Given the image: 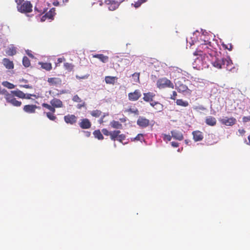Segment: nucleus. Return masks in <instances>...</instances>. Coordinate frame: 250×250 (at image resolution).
Listing matches in <instances>:
<instances>
[{"label":"nucleus","instance_id":"22","mask_svg":"<svg viewBox=\"0 0 250 250\" xmlns=\"http://www.w3.org/2000/svg\"><path fill=\"white\" fill-rule=\"evenodd\" d=\"M117 79L118 78L116 77L106 76L105 77V82L107 84H114L117 80Z\"/></svg>","mask_w":250,"mask_h":250},{"label":"nucleus","instance_id":"47","mask_svg":"<svg viewBox=\"0 0 250 250\" xmlns=\"http://www.w3.org/2000/svg\"><path fill=\"white\" fill-rule=\"evenodd\" d=\"M31 97L37 98L36 95L35 94H25V97L24 98V99H31Z\"/></svg>","mask_w":250,"mask_h":250},{"label":"nucleus","instance_id":"56","mask_svg":"<svg viewBox=\"0 0 250 250\" xmlns=\"http://www.w3.org/2000/svg\"><path fill=\"white\" fill-rule=\"evenodd\" d=\"M63 60H64V59L63 58H58L57 60V63H60L62 62Z\"/></svg>","mask_w":250,"mask_h":250},{"label":"nucleus","instance_id":"25","mask_svg":"<svg viewBox=\"0 0 250 250\" xmlns=\"http://www.w3.org/2000/svg\"><path fill=\"white\" fill-rule=\"evenodd\" d=\"M55 14V10L54 8L51 9L48 12H47L45 15L42 18V21H44L43 18L44 17L48 18L49 19H51Z\"/></svg>","mask_w":250,"mask_h":250},{"label":"nucleus","instance_id":"7","mask_svg":"<svg viewBox=\"0 0 250 250\" xmlns=\"http://www.w3.org/2000/svg\"><path fill=\"white\" fill-rule=\"evenodd\" d=\"M219 122L224 125L227 126H232L236 123V119L234 117L228 118L225 117L219 119Z\"/></svg>","mask_w":250,"mask_h":250},{"label":"nucleus","instance_id":"61","mask_svg":"<svg viewBox=\"0 0 250 250\" xmlns=\"http://www.w3.org/2000/svg\"><path fill=\"white\" fill-rule=\"evenodd\" d=\"M185 143L188 144V142L187 141V140H185Z\"/></svg>","mask_w":250,"mask_h":250},{"label":"nucleus","instance_id":"15","mask_svg":"<svg viewBox=\"0 0 250 250\" xmlns=\"http://www.w3.org/2000/svg\"><path fill=\"white\" fill-rule=\"evenodd\" d=\"M192 135L193 138L195 142L200 141L204 138L202 132L198 130L193 131Z\"/></svg>","mask_w":250,"mask_h":250},{"label":"nucleus","instance_id":"13","mask_svg":"<svg viewBox=\"0 0 250 250\" xmlns=\"http://www.w3.org/2000/svg\"><path fill=\"white\" fill-rule=\"evenodd\" d=\"M37 108H40L35 104H27L24 106L23 108V111L27 113H34Z\"/></svg>","mask_w":250,"mask_h":250},{"label":"nucleus","instance_id":"26","mask_svg":"<svg viewBox=\"0 0 250 250\" xmlns=\"http://www.w3.org/2000/svg\"><path fill=\"white\" fill-rule=\"evenodd\" d=\"M16 48L14 46H12L8 48L6 51V53L8 56H12L16 54Z\"/></svg>","mask_w":250,"mask_h":250},{"label":"nucleus","instance_id":"52","mask_svg":"<svg viewBox=\"0 0 250 250\" xmlns=\"http://www.w3.org/2000/svg\"><path fill=\"white\" fill-rule=\"evenodd\" d=\"M149 103H150V105L153 107H154L155 106H156L157 105V104L159 103V102H155V101H152V102H151Z\"/></svg>","mask_w":250,"mask_h":250},{"label":"nucleus","instance_id":"35","mask_svg":"<svg viewBox=\"0 0 250 250\" xmlns=\"http://www.w3.org/2000/svg\"><path fill=\"white\" fill-rule=\"evenodd\" d=\"M140 73L135 72L132 74V77L134 79V81L136 83L140 82Z\"/></svg>","mask_w":250,"mask_h":250},{"label":"nucleus","instance_id":"36","mask_svg":"<svg viewBox=\"0 0 250 250\" xmlns=\"http://www.w3.org/2000/svg\"><path fill=\"white\" fill-rule=\"evenodd\" d=\"M2 85L9 89H13L15 87V85L13 83H11L7 81L3 82L2 83Z\"/></svg>","mask_w":250,"mask_h":250},{"label":"nucleus","instance_id":"43","mask_svg":"<svg viewBox=\"0 0 250 250\" xmlns=\"http://www.w3.org/2000/svg\"><path fill=\"white\" fill-rule=\"evenodd\" d=\"M108 113H104V114L102 116V117H101V118L99 120L98 122L99 123L101 124H103V123L104 122V118L105 117V116H108Z\"/></svg>","mask_w":250,"mask_h":250},{"label":"nucleus","instance_id":"58","mask_svg":"<svg viewBox=\"0 0 250 250\" xmlns=\"http://www.w3.org/2000/svg\"><path fill=\"white\" fill-rule=\"evenodd\" d=\"M84 132L85 133V136H86L87 137H89L91 135V133L89 131H84Z\"/></svg>","mask_w":250,"mask_h":250},{"label":"nucleus","instance_id":"8","mask_svg":"<svg viewBox=\"0 0 250 250\" xmlns=\"http://www.w3.org/2000/svg\"><path fill=\"white\" fill-rule=\"evenodd\" d=\"M128 97L129 101H136L141 97V93L139 90L136 89L134 92L129 93Z\"/></svg>","mask_w":250,"mask_h":250},{"label":"nucleus","instance_id":"3","mask_svg":"<svg viewBox=\"0 0 250 250\" xmlns=\"http://www.w3.org/2000/svg\"><path fill=\"white\" fill-rule=\"evenodd\" d=\"M157 87L159 89H164L166 88H174L173 83L166 78H162L158 79L156 83Z\"/></svg>","mask_w":250,"mask_h":250},{"label":"nucleus","instance_id":"53","mask_svg":"<svg viewBox=\"0 0 250 250\" xmlns=\"http://www.w3.org/2000/svg\"><path fill=\"white\" fill-rule=\"evenodd\" d=\"M171 146L174 147H177L179 146V143L175 142H172L171 143Z\"/></svg>","mask_w":250,"mask_h":250},{"label":"nucleus","instance_id":"5","mask_svg":"<svg viewBox=\"0 0 250 250\" xmlns=\"http://www.w3.org/2000/svg\"><path fill=\"white\" fill-rule=\"evenodd\" d=\"M121 131L119 130H115L111 131L110 135V138L111 140L115 141H118L121 143L125 139V135L124 134H120Z\"/></svg>","mask_w":250,"mask_h":250},{"label":"nucleus","instance_id":"62","mask_svg":"<svg viewBox=\"0 0 250 250\" xmlns=\"http://www.w3.org/2000/svg\"><path fill=\"white\" fill-rule=\"evenodd\" d=\"M68 0H65V1H68Z\"/></svg>","mask_w":250,"mask_h":250},{"label":"nucleus","instance_id":"37","mask_svg":"<svg viewBox=\"0 0 250 250\" xmlns=\"http://www.w3.org/2000/svg\"><path fill=\"white\" fill-rule=\"evenodd\" d=\"M154 109L157 110V112H161L164 109L163 105L159 103V104H157V105L155 106L154 107Z\"/></svg>","mask_w":250,"mask_h":250},{"label":"nucleus","instance_id":"9","mask_svg":"<svg viewBox=\"0 0 250 250\" xmlns=\"http://www.w3.org/2000/svg\"><path fill=\"white\" fill-rule=\"evenodd\" d=\"M149 120L146 118L140 116L137 121V124L142 128H145L149 125Z\"/></svg>","mask_w":250,"mask_h":250},{"label":"nucleus","instance_id":"42","mask_svg":"<svg viewBox=\"0 0 250 250\" xmlns=\"http://www.w3.org/2000/svg\"><path fill=\"white\" fill-rule=\"evenodd\" d=\"M143 139V135L142 134H138L136 137L133 138V141H142Z\"/></svg>","mask_w":250,"mask_h":250},{"label":"nucleus","instance_id":"29","mask_svg":"<svg viewBox=\"0 0 250 250\" xmlns=\"http://www.w3.org/2000/svg\"><path fill=\"white\" fill-rule=\"evenodd\" d=\"M176 103L178 105L183 107H186L188 105V103L187 101L183 100L182 99H177Z\"/></svg>","mask_w":250,"mask_h":250},{"label":"nucleus","instance_id":"16","mask_svg":"<svg viewBox=\"0 0 250 250\" xmlns=\"http://www.w3.org/2000/svg\"><path fill=\"white\" fill-rule=\"evenodd\" d=\"M2 63L4 66L8 69H12L14 68V63L13 61H10L8 58H4L2 60Z\"/></svg>","mask_w":250,"mask_h":250},{"label":"nucleus","instance_id":"19","mask_svg":"<svg viewBox=\"0 0 250 250\" xmlns=\"http://www.w3.org/2000/svg\"><path fill=\"white\" fill-rule=\"evenodd\" d=\"M92 57L99 59L103 63L107 62L109 59L108 56H105L103 54L92 55Z\"/></svg>","mask_w":250,"mask_h":250},{"label":"nucleus","instance_id":"39","mask_svg":"<svg viewBox=\"0 0 250 250\" xmlns=\"http://www.w3.org/2000/svg\"><path fill=\"white\" fill-rule=\"evenodd\" d=\"M72 101L76 103H80L83 101V100L79 97L78 95H75L72 98Z\"/></svg>","mask_w":250,"mask_h":250},{"label":"nucleus","instance_id":"30","mask_svg":"<svg viewBox=\"0 0 250 250\" xmlns=\"http://www.w3.org/2000/svg\"><path fill=\"white\" fill-rule=\"evenodd\" d=\"M102 112L100 110H94L91 111L90 114L92 116L95 118H98L102 115Z\"/></svg>","mask_w":250,"mask_h":250},{"label":"nucleus","instance_id":"44","mask_svg":"<svg viewBox=\"0 0 250 250\" xmlns=\"http://www.w3.org/2000/svg\"><path fill=\"white\" fill-rule=\"evenodd\" d=\"M0 93L2 94V95H4V98L5 99H6V96L7 95V94H10L11 93H9L6 90H5V89H1L0 88Z\"/></svg>","mask_w":250,"mask_h":250},{"label":"nucleus","instance_id":"4","mask_svg":"<svg viewBox=\"0 0 250 250\" xmlns=\"http://www.w3.org/2000/svg\"><path fill=\"white\" fill-rule=\"evenodd\" d=\"M17 10L21 13H27L32 11V5L29 1H25L19 6H17Z\"/></svg>","mask_w":250,"mask_h":250},{"label":"nucleus","instance_id":"28","mask_svg":"<svg viewBox=\"0 0 250 250\" xmlns=\"http://www.w3.org/2000/svg\"><path fill=\"white\" fill-rule=\"evenodd\" d=\"M93 134L94 137L98 139V140H102L104 138L103 134H102L101 132L100 131V130L99 129L95 130L93 132Z\"/></svg>","mask_w":250,"mask_h":250},{"label":"nucleus","instance_id":"50","mask_svg":"<svg viewBox=\"0 0 250 250\" xmlns=\"http://www.w3.org/2000/svg\"><path fill=\"white\" fill-rule=\"evenodd\" d=\"M177 96V93L176 91H173L172 92V94L171 95L170 97V99L173 100H175L176 99Z\"/></svg>","mask_w":250,"mask_h":250},{"label":"nucleus","instance_id":"11","mask_svg":"<svg viewBox=\"0 0 250 250\" xmlns=\"http://www.w3.org/2000/svg\"><path fill=\"white\" fill-rule=\"evenodd\" d=\"M47 82L50 86H58L62 84V80L60 78L52 77L49 78L47 80Z\"/></svg>","mask_w":250,"mask_h":250},{"label":"nucleus","instance_id":"32","mask_svg":"<svg viewBox=\"0 0 250 250\" xmlns=\"http://www.w3.org/2000/svg\"><path fill=\"white\" fill-rule=\"evenodd\" d=\"M44 113L46 114L47 117L51 121H55L57 119V117L53 113L48 112H44Z\"/></svg>","mask_w":250,"mask_h":250},{"label":"nucleus","instance_id":"34","mask_svg":"<svg viewBox=\"0 0 250 250\" xmlns=\"http://www.w3.org/2000/svg\"><path fill=\"white\" fill-rule=\"evenodd\" d=\"M125 111L127 112L131 113H134L136 115H138L139 114V110L136 107H134V108L129 107V108L125 110Z\"/></svg>","mask_w":250,"mask_h":250},{"label":"nucleus","instance_id":"51","mask_svg":"<svg viewBox=\"0 0 250 250\" xmlns=\"http://www.w3.org/2000/svg\"><path fill=\"white\" fill-rule=\"evenodd\" d=\"M15 2L17 3V6H19V5L21 4L24 1V0H15Z\"/></svg>","mask_w":250,"mask_h":250},{"label":"nucleus","instance_id":"17","mask_svg":"<svg viewBox=\"0 0 250 250\" xmlns=\"http://www.w3.org/2000/svg\"><path fill=\"white\" fill-rule=\"evenodd\" d=\"M172 137L176 140L181 141L183 139V135L181 132L177 130H173L171 131Z\"/></svg>","mask_w":250,"mask_h":250},{"label":"nucleus","instance_id":"48","mask_svg":"<svg viewBox=\"0 0 250 250\" xmlns=\"http://www.w3.org/2000/svg\"><path fill=\"white\" fill-rule=\"evenodd\" d=\"M242 121L244 123H247V122L250 121V116H244L242 118Z\"/></svg>","mask_w":250,"mask_h":250},{"label":"nucleus","instance_id":"27","mask_svg":"<svg viewBox=\"0 0 250 250\" xmlns=\"http://www.w3.org/2000/svg\"><path fill=\"white\" fill-rule=\"evenodd\" d=\"M176 89L179 92H185L188 89V87L185 84L178 83L176 85Z\"/></svg>","mask_w":250,"mask_h":250},{"label":"nucleus","instance_id":"38","mask_svg":"<svg viewBox=\"0 0 250 250\" xmlns=\"http://www.w3.org/2000/svg\"><path fill=\"white\" fill-rule=\"evenodd\" d=\"M223 47L226 49L229 50V51H231L233 48V46L231 43H228V44L222 43Z\"/></svg>","mask_w":250,"mask_h":250},{"label":"nucleus","instance_id":"41","mask_svg":"<svg viewBox=\"0 0 250 250\" xmlns=\"http://www.w3.org/2000/svg\"><path fill=\"white\" fill-rule=\"evenodd\" d=\"M64 67L68 70H71L73 68V65L72 64L69 63L68 62H66L64 63Z\"/></svg>","mask_w":250,"mask_h":250},{"label":"nucleus","instance_id":"60","mask_svg":"<svg viewBox=\"0 0 250 250\" xmlns=\"http://www.w3.org/2000/svg\"><path fill=\"white\" fill-rule=\"evenodd\" d=\"M248 139L249 140V143H248V144L250 145V134L248 136Z\"/></svg>","mask_w":250,"mask_h":250},{"label":"nucleus","instance_id":"24","mask_svg":"<svg viewBox=\"0 0 250 250\" xmlns=\"http://www.w3.org/2000/svg\"><path fill=\"white\" fill-rule=\"evenodd\" d=\"M11 93L13 94L15 96L18 97L20 98L24 99L25 97V93L20 90L11 91Z\"/></svg>","mask_w":250,"mask_h":250},{"label":"nucleus","instance_id":"21","mask_svg":"<svg viewBox=\"0 0 250 250\" xmlns=\"http://www.w3.org/2000/svg\"><path fill=\"white\" fill-rule=\"evenodd\" d=\"M39 64L41 66V68L47 71H50L52 69V64L50 62H39Z\"/></svg>","mask_w":250,"mask_h":250},{"label":"nucleus","instance_id":"45","mask_svg":"<svg viewBox=\"0 0 250 250\" xmlns=\"http://www.w3.org/2000/svg\"><path fill=\"white\" fill-rule=\"evenodd\" d=\"M102 132L105 136H110L111 133V131H109L106 128H103Z\"/></svg>","mask_w":250,"mask_h":250},{"label":"nucleus","instance_id":"54","mask_svg":"<svg viewBox=\"0 0 250 250\" xmlns=\"http://www.w3.org/2000/svg\"><path fill=\"white\" fill-rule=\"evenodd\" d=\"M238 132L240 134L243 135L245 133L246 131L244 129H238Z\"/></svg>","mask_w":250,"mask_h":250},{"label":"nucleus","instance_id":"31","mask_svg":"<svg viewBox=\"0 0 250 250\" xmlns=\"http://www.w3.org/2000/svg\"><path fill=\"white\" fill-rule=\"evenodd\" d=\"M22 64L25 67H28L30 65V61L27 57H23L22 59Z\"/></svg>","mask_w":250,"mask_h":250},{"label":"nucleus","instance_id":"33","mask_svg":"<svg viewBox=\"0 0 250 250\" xmlns=\"http://www.w3.org/2000/svg\"><path fill=\"white\" fill-rule=\"evenodd\" d=\"M147 0H138L137 1L135 2L134 4L132 3V5H133L134 6L137 8L139 7L143 3L146 2Z\"/></svg>","mask_w":250,"mask_h":250},{"label":"nucleus","instance_id":"12","mask_svg":"<svg viewBox=\"0 0 250 250\" xmlns=\"http://www.w3.org/2000/svg\"><path fill=\"white\" fill-rule=\"evenodd\" d=\"M64 120L67 124L73 125L77 122V117L73 114H68L64 116Z\"/></svg>","mask_w":250,"mask_h":250},{"label":"nucleus","instance_id":"57","mask_svg":"<svg viewBox=\"0 0 250 250\" xmlns=\"http://www.w3.org/2000/svg\"><path fill=\"white\" fill-rule=\"evenodd\" d=\"M20 87H24V88H32L31 86H30L28 84H25V85H21Z\"/></svg>","mask_w":250,"mask_h":250},{"label":"nucleus","instance_id":"10","mask_svg":"<svg viewBox=\"0 0 250 250\" xmlns=\"http://www.w3.org/2000/svg\"><path fill=\"white\" fill-rule=\"evenodd\" d=\"M79 125L82 129H86L90 128L92 125L89 119L84 118L80 120Z\"/></svg>","mask_w":250,"mask_h":250},{"label":"nucleus","instance_id":"2","mask_svg":"<svg viewBox=\"0 0 250 250\" xmlns=\"http://www.w3.org/2000/svg\"><path fill=\"white\" fill-rule=\"evenodd\" d=\"M209 61L211 62V63L214 67L218 69L225 68L227 70L230 71L233 69L235 68L230 58L219 59L216 58L215 56L213 57V59L210 58Z\"/></svg>","mask_w":250,"mask_h":250},{"label":"nucleus","instance_id":"20","mask_svg":"<svg viewBox=\"0 0 250 250\" xmlns=\"http://www.w3.org/2000/svg\"><path fill=\"white\" fill-rule=\"evenodd\" d=\"M216 120L215 118L212 116H208L205 120V123L207 125L210 126H214L216 124Z\"/></svg>","mask_w":250,"mask_h":250},{"label":"nucleus","instance_id":"49","mask_svg":"<svg viewBox=\"0 0 250 250\" xmlns=\"http://www.w3.org/2000/svg\"><path fill=\"white\" fill-rule=\"evenodd\" d=\"M42 107H45V108L48 109V110H50L51 107L52 106V105H50V104H46V103H43L42 104Z\"/></svg>","mask_w":250,"mask_h":250},{"label":"nucleus","instance_id":"40","mask_svg":"<svg viewBox=\"0 0 250 250\" xmlns=\"http://www.w3.org/2000/svg\"><path fill=\"white\" fill-rule=\"evenodd\" d=\"M86 104L84 101L79 103L77 105L76 107L77 109H81L82 108L85 107Z\"/></svg>","mask_w":250,"mask_h":250},{"label":"nucleus","instance_id":"55","mask_svg":"<svg viewBox=\"0 0 250 250\" xmlns=\"http://www.w3.org/2000/svg\"><path fill=\"white\" fill-rule=\"evenodd\" d=\"M56 107H54L52 105V106L51 107L50 109V111L51 113H53V114H54V113L56 111V110H55V108Z\"/></svg>","mask_w":250,"mask_h":250},{"label":"nucleus","instance_id":"46","mask_svg":"<svg viewBox=\"0 0 250 250\" xmlns=\"http://www.w3.org/2000/svg\"><path fill=\"white\" fill-rule=\"evenodd\" d=\"M171 137H172V136H171L170 135L164 134L163 139L164 141H170Z\"/></svg>","mask_w":250,"mask_h":250},{"label":"nucleus","instance_id":"14","mask_svg":"<svg viewBox=\"0 0 250 250\" xmlns=\"http://www.w3.org/2000/svg\"><path fill=\"white\" fill-rule=\"evenodd\" d=\"M144 97L143 98L144 101L146 102H152L155 96V94L153 92H148L147 93H144L143 94Z\"/></svg>","mask_w":250,"mask_h":250},{"label":"nucleus","instance_id":"59","mask_svg":"<svg viewBox=\"0 0 250 250\" xmlns=\"http://www.w3.org/2000/svg\"><path fill=\"white\" fill-rule=\"evenodd\" d=\"M120 121L122 122V123H125L126 121V119L125 117H124V118H120Z\"/></svg>","mask_w":250,"mask_h":250},{"label":"nucleus","instance_id":"18","mask_svg":"<svg viewBox=\"0 0 250 250\" xmlns=\"http://www.w3.org/2000/svg\"><path fill=\"white\" fill-rule=\"evenodd\" d=\"M51 104L56 108H61L63 106L62 102L58 99L54 98L50 101Z\"/></svg>","mask_w":250,"mask_h":250},{"label":"nucleus","instance_id":"6","mask_svg":"<svg viewBox=\"0 0 250 250\" xmlns=\"http://www.w3.org/2000/svg\"><path fill=\"white\" fill-rule=\"evenodd\" d=\"M6 101L8 103L11 104L14 106L19 107L21 105V102L16 100L15 96L11 93L10 94H7Z\"/></svg>","mask_w":250,"mask_h":250},{"label":"nucleus","instance_id":"23","mask_svg":"<svg viewBox=\"0 0 250 250\" xmlns=\"http://www.w3.org/2000/svg\"><path fill=\"white\" fill-rule=\"evenodd\" d=\"M110 125L111 127L113 128L122 129L123 128L122 125L120 123H119V122L115 120L112 121L110 123Z\"/></svg>","mask_w":250,"mask_h":250},{"label":"nucleus","instance_id":"1","mask_svg":"<svg viewBox=\"0 0 250 250\" xmlns=\"http://www.w3.org/2000/svg\"><path fill=\"white\" fill-rule=\"evenodd\" d=\"M211 45V42L208 41H204L198 46L196 51L193 54L194 56H199L203 61L202 66L206 67L208 66V62H209L210 58L215 57L216 52Z\"/></svg>","mask_w":250,"mask_h":250}]
</instances>
